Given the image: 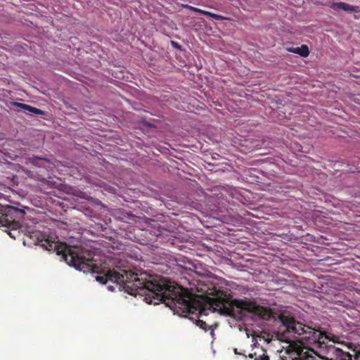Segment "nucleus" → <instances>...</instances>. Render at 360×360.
I'll return each mask as SVG.
<instances>
[{"label": "nucleus", "mask_w": 360, "mask_h": 360, "mask_svg": "<svg viewBox=\"0 0 360 360\" xmlns=\"http://www.w3.org/2000/svg\"><path fill=\"white\" fill-rule=\"evenodd\" d=\"M243 355L247 357V356L245 355L244 354H243ZM248 357H249L250 359L254 358L255 359V358H258L256 353H253V354L251 353V354H248Z\"/></svg>", "instance_id": "dca6fc26"}, {"label": "nucleus", "mask_w": 360, "mask_h": 360, "mask_svg": "<svg viewBox=\"0 0 360 360\" xmlns=\"http://www.w3.org/2000/svg\"><path fill=\"white\" fill-rule=\"evenodd\" d=\"M30 238L36 237L37 242L45 250L56 252L61 256L69 266L84 273L98 274L96 281L105 284L110 281L115 283L120 290H124L129 295L145 296L148 303L155 304L162 302L176 313L185 316L195 315L197 318L207 315V309L203 303L190 292L188 289L172 285L164 278L149 274L146 271L135 273L130 269L117 266L118 269H110L94 259L91 252L79 246H68L58 244L48 239L39 240L37 233L29 232ZM208 310H211L210 308Z\"/></svg>", "instance_id": "f257e3e1"}, {"label": "nucleus", "mask_w": 360, "mask_h": 360, "mask_svg": "<svg viewBox=\"0 0 360 360\" xmlns=\"http://www.w3.org/2000/svg\"><path fill=\"white\" fill-rule=\"evenodd\" d=\"M348 347L352 349L354 354H353V357L355 360H358L360 357V345H354L350 343Z\"/></svg>", "instance_id": "ddd939ff"}, {"label": "nucleus", "mask_w": 360, "mask_h": 360, "mask_svg": "<svg viewBox=\"0 0 360 360\" xmlns=\"http://www.w3.org/2000/svg\"><path fill=\"white\" fill-rule=\"evenodd\" d=\"M13 105L21 110H26L28 111L29 112L34 113L36 115H44L45 114L44 112L41 109L37 108L35 107L25 103L15 102L13 103Z\"/></svg>", "instance_id": "1a4fd4ad"}, {"label": "nucleus", "mask_w": 360, "mask_h": 360, "mask_svg": "<svg viewBox=\"0 0 360 360\" xmlns=\"http://www.w3.org/2000/svg\"><path fill=\"white\" fill-rule=\"evenodd\" d=\"M210 308L217 311L221 315L238 317L236 312L247 311L257 315L264 320H269L272 315L269 308L257 304L255 302L248 300H231L226 296L213 298L210 302Z\"/></svg>", "instance_id": "f03ea898"}, {"label": "nucleus", "mask_w": 360, "mask_h": 360, "mask_svg": "<svg viewBox=\"0 0 360 360\" xmlns=\"http://www.w3.org/2000/svg\"><path fill=\"white\" fill-rule=\"evenodd\" d=\"M331 352L334 360H352L353 355L347 352H344L340 348L333 347L331 349Z\"/></svg>", "instance_id": "6e6552de"}, {"label": "nucleus", "mask_w": 360, "mask_h": 360, "mask_svg": "<svg viewBox=\"0 0 360 360\" xmlns=\"http://www.w3.org/2000/svg\"><path fill=\"white\" fill-rule=\"evenodd\" d=\"M49 160L45 158H40L38 156H32L26 159V163H30L31 165L37 167H44V162H49Z\"/></svg>", "instance_id": "9d476101"}, {"label": "nucleus", "mask_w": 360, "mask_h": 360, "mask_svg": "<svg viewBox=\"0 0 360 360\" xmlns=\"http://www.w3.org/2000/svg\"><path fill=\"white\" fill-rule=\"evenodd\" d=\"M108 289L112 291L114 290V288L112 286L109 285Z\"/></svg>", "instance_id": "6ab92c4d"}, {"label": "nucleus", "mask_w": 360, "mask_h": 360, "mask_svg": "<svg viewBox=\"0 0 360 360\" xmlns=\"http://www.w3.org/2000/svg\"><path fill=\"white\" fill-rule=\"evenodd\" d=\"M172 44L174 47H176V48H179L180 46H179V44L176 42H174L172 41Z\"/></svg>", "instance_id": "f3484780"}, {"label": "nucleus", "mask_w": 360, "mask_h": 360, "mask_svg": "<svg viewBox=\"0 0 360 360\" xmlns=\"http://www.w3.org/2000/svg\"><path fill=\"white\" fill-rule=\"evenodd\" d=\"M189 8L192 11H193L194 12H196V13H201V14H203L205 15H207V16H210L217 20H226L227 19L226 17L223 16V15H218V14H216V13H211L210 11H204V10H202L200 8H195V7H193V6H189Z\"/></svg>", "instance_id": "f8f14e48"}, {"label": "nucleus", "mask_w": 360, "mask_h": 360, "mask_svg": "<svg viewBox=\"0 0 360 360\" xmlns=\"http://www.w3.org/2000/svg\"><path fill=\"white\" fill-rule=\"evenodd\" d=\"M288 352L297 356L294 360H316L313 356V354H316L314 349L305 348L296 342L290 343Z\"/></svg>", "instance_id": "39448f33"}, {"label": "nucleus", "mask_w": 360, "mask_h": 360, "mask_svg": "<svg viewBox=\"0 0 360 360\" xmlns=\"http://www.w3.org/2000/svg\"><path fill=\"white\" fill-rule=\"evenodd\" d=\"M279 320L282 323L280 330L285 338H288L290 335L296 338V335L300 336L303 334L306 325L296 321L294 317L282 314L279 316Z\"/></svg>", "instance_id": "20e7f679"}, {"label": "nucleus", "mask_w": 360, "mask_h": 360, "mask_svg": "<svg viewBox=\"0 0 360 360\" xmlns=\"http://www.w3.org/2000/svg\"><path fill=\"white\" fill-rule=\"evenodd\" d=\"M330 6L331 8L336 11H340L341 10L347 12L360 11V8L359 6L349 5L345 2L332 3Z\"/></svg>", "instance_id": "0eeeda50"}, {"label": "nucleus", "mask_w": 360, "mask_h": 360, "mask_svg": "<svg viewBox=\"0 0 360 360\" xmlns=\"http://www.w3.org/2000/svg\"><path fill=\"white\" fill-rule=\"evenodd\" d=\"M302 339L306 340L307 342L312 343H324L323 338L328 339V337L325 335L324 333L318 330H315L309 326H306L304 329Z\"/></svg>", "instance_id": "423d86ee"}, {"label": "nucleus", "mask_w": 360, "mask_h": 360, "mask_svg": "<svg viewBox=\"0 0 360 360\" xmlns=\"http://www.w3.org/2000/svg\"><path fill=\"white\" fill-rule=\"evenodd\" d=\"M263 352L264 353L258 356V358H255V360H270L269 356L266 354V351Z\"/></svg>", "instance_id": "2eb2a0df"}, {"label": "nucleus", "mask_w": 360, "mask_h": 360, "mask_svg": "<svg viewBox=\"0 0 360 360\" xmlns=\"http://www.w3.org/2000/svg\"><path fill=\"white\" fill-rule=\"evenodd\" d=\"M196 325L199 326L200 328L204 330L205 331H207V325L205 321L200 320V319L196 320Z\"/></svg>", "instance_id": "4468645a"}, {"label": "nucleus", "mask_w": 360, "mask_h": 360, "mask_svg": "<svg viewBox=\"0 0 360 360\" xmlns=\"http://www.w3.org/2000/svg\"><path fill=\"white\" fill-rule=\"evenodd\" d=\"M234 352L236 354H242L241 353L238 352V349L236 348L234 349Z\"/></svg>", "instance_id": "a211bd4d"}, {"label": "nucleus", "mask_w": 360, "mask_h": 360, "mask_svg": "<svg viewBox=\"0 0 360 360\" xmlns=\"http://www.w3.org/2000/svg\"><path fill=\"white\" fill-rule=\"evenodd\" d=\"M288 52L296 53L302 57H307L309 55V50L307 45H302L300 47L286 48Z\"/></svg>", "instance_id": "9b49d317"}, {"label": "nucleus", "mask_w": 360, "mask_h": 360, "mask_svg": "<svg viewBox=\"0 0 360 360\" xmlns=\"http://www.w3.org/2000/svg\"><path fill=\"white\" fill-rule=\"evenodd\" d=\"M25 212L22 209L8 205H0V227L13 239L20 235V221L24 219Z\"/></svg>", "instance_id": "7ed1b4c3"}]
</instances>
